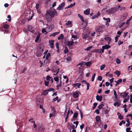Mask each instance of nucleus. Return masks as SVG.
Listing matches in <instances>:
<instances>
[{
  "instance_id": "obj_58",
  "label": "nucleus",
  "mask_w": 132,
  "mask_h": 132,
  "mask_svg": "<svg viewBox=\"0 0 132 132\" xmlns=\"http://www.w3.org/2000/svg\"><path fill=\"white\" fill-rule=\"evenodd\" d=\"M131 20V18H130L129 19H128L126 21V24H128L129 22Z\"/></svg>"
},
{
  "instance_id": "obj_20",
  "label": "nucleus",
  "mask_w": 132,
  "mask_h": 132,
  "mask_svg": "<svg viewBox=\"0 0 132 132\" xmlns=\"http://www.w3.org/2000/svg\"><path fill=\"white\" fill-rule=\"evenodd\" d=\"M85 62L83 61L81 62V63H79L77 65V67H78L79 65H80V67H81L82 66V65H85Z\"/></svg>"
},
{
  "instance_id": "obj_43",
  "label": "nucleus",
  "mask_w": 132,
  "mask_h": 132,
  "mask_svg": "<svg viewBox=\"0 0 132 132\" xmlns=\"http://www.w3.org/2000/svg\"><path fill=\"white\" fill-rule=\"evenodd\" d=\"M114 106H116L117 105L118 106H120V104L118 102H117L114 103Z\"/></svg>"
},
{
  "instance_id": "obj_54",
  "label": "nucleus",
  "mask_w": 132,
  "mask_h": 132,
  "mask_svg": "<svg viewBox=\"0 0 132 132\" xmlns=\"http://www.w3.org/2000/svg\"><path fill=\"white\" fill-rule=\"evenodd\" d=\"M71 22L68 21L66 23V24L67 25H69L71 24Z\"/></svg>"
},
{
  "instance_id": "obj_23",
  "label": "nucleus",
  "mask_w": 132,
  "mask_h": 132,
  "mask_svg": "<svg viewBox=\"0 0 132 132\" xmlns=\"http://www.w3.org/2000/svg\"><path fill=\"white\" fill-rule=\"evenodd\" d=\"M48 93V92L47 90H44L42 92V95L45 96Z\"/></svg>"
},
{
  "instance_id": "obj_24",
  "label": "nucleus",
  "mask_w": 132,
  "mask_h": 132,
  "mask_svg": "<svg viewBox=\"0 0 132 132\" xmlns=\"http://www.w3.org/2000/svg\"><path fill=\"white\" fill-rule=\"evenodd\" d=\"M125 94V92L121 93L120 94L122 98H124L126 97Z\"/></svg>"
},
{
  "instance_id": "obj_29",
  "label": "nucleus",
  "mask_w": 132,
  "mask_h": 132,
  "mask_svg": "<svg viewBox=\"0 0 132 132\" xmlns=\"http://www.w3.org/2000/svg\"><path fill=\"white\" fill-rule=\"evenodd\" d=\"M32 27L31 26L29 25L27 29L30 32H31V30L32 29Z\"/></svg>"
},
{
  "instance_id": "obj_11",
  "label": "nucleus",
  "mask_w": 132,
  "mask_h": 132,
  "mask_svg": "<svg viewBox=\"0 0 132 132\" xmlns=\"http://www.w3.org/2000/svg\"><path fill=\"white\" fill-rule=\"evenodd\" d=\"M96 98L97 100L101 102L102 100L103 97L102 95L99 96L97 95L96 96Z\"/></svg>"
},
{
  "instance_id": "obj_42",
  "label": "nucleus",
  "mask_w": 132,
  "mask_h": 132,
  "mask_svg": "<svg viewBox=\"0 0 132 132\" xmlns=\"http://www.w3.org/2000/svg\"><path fill=\"white\" fill-rule=\"evenodd\" d=\"M120 37V36L119 35H117L116 36V37H115V42H117L118 39V38L119 37Z\"/></svg>"
},
{
  "instance_id": "obj_36",
  "label": "nucleus",
  "mask_w": 132,
  "mask_h": 132,
  "mask_svg": "<svg viewBox=\"0 0 132 132\" xmlns=\"http://www.w3.org/2000/svg\"><path fill=\"white\" fill-rule=\"evenodd\" d=\"M105 67V64H103L100 67V70H103Z\"/></svg>"
},
{
  "instance_id": "obj_62",
  "label": "nucleus",
  "mask_w": 132,
  "mask_h": 132,
  "mask_svg": "<svg viewBox=\"0 0 132 132\" xmlns=\"http://www.w3.org/2000/svg\"><path fill=\"white\" fill-rule=\"evenodd\" d=\"M75 4V2L73 4H71L69 5L70 7H71L74 6Z\"/></svg>"
},
{
  "instance_id": "obj_33",
  "label": "nucleus",
  "mask_w": 132,
  "mask_h": 132,
  "mask_svg": "<svg viewBox=\"0 0 132 132\" xmlns=\"http://www.w3.org/2000/svg\"><path fill=\"white\" fill-rule=\"evenodd\" d=\"M70 127L71 128L73 129H75V128H75V125L73 124L72 123H71L70 124Z\"/></svg>"
},
{
  "instance_id": "obj_34",
  "label": "nucleus",
  "mask_w": 132,
  "mask_h": 132,
  "mask_svg": "<svg viewBox=\"0 0 132 132\" xmlns=\"http://www.w3.org/2000/svg\"><path fill=\"white\" fill-rule=\"evenodd\" d=\"M59 32H56L53 33L50 36H53V37H55L56 35L59 33Z\"/></svg>"
},
{
  "instance_id": "obj_7",
  "label": "nucleus",
  "mask_w": 132,
  "mask_h": 132,
  "mask_svg": "<svg viewBox=\"0 0 132 132\" xmlns=\"http://www.w3.org/2000/svg\"><path fill=\"white\" fill-rule=\"evenodd\" d=\"M54 40H50L49 41V43L50 44L49 45L50 46V47L52 48H53L54 47Z\"/></svg>"
},
{
  "instance_id": "obj_9",
  "label": "nucleus",
  "mask_w": 132,
  "mask_h": 132,
  "mask_svg": "<svg viewBox=\"0 0 132 132\" xmlns=\"http://www.w3.org/2000/svg\"><path fill=\"white\" fill-rule=\"evenodd\" d=\"M54 28V25L53 24H52L49 26L48 28H46V29H48L49 31H50L52 30Z\"/></svg>"
},
{
  "instance_id": "obj_45",
  "label": "nucleus",
  "mask_w": 132,
  "mask_h": 132,
  "mask_svg": "<svg viewBox=\"0 0 132 132\" xmlns=\"http://www.w3.org/2000/svg\"><path fill=\"white\" fill-rule=\"evenodd\" d=\"M104 105L103 104H101L100 105H99L98 106V108L99 109H101L103 108Z\"/></svg>"
},
{
  "instance_id": "obj_31",
  "label": "nucleus",
  "mask_w": 132,
  "mask_h": 132,
  "mask_svg": "<svg viewBox=\"0 0 132 132\" xmlns=\"http://www.w3.org/2000/svg\"><path fill=\"white\" fill-rule=\"evenodd\" d=\"M64 37L62 34H61L60 36H59L58 38V39L59 40L62 39Z\"/></svg>"
},
{
  "instance_id": "obj_25",
  "label": "nucleus",
  "mask_w": 132,
  "mask_h": 132,
  "mask_svg": "<svg viewBox=\"0 0 132 132\" xmlns=\"http://www.w3.org/2000/svg\"><path fill=\"white\" fill-rule=\"evenodd\" d=\"M114 73L117 75V76L118 77L121 74L120 72L118 71L117 70L114 72Z\"/></svg>"
},
{
  "instance_id": "obj_57",
  "label": "nucleus",
  "mask_w": 132,
  "mask_h": 132,
  "mask_svg": "<svg viewBox=\"0 0 132 132\" xmlns=\"http://www.w3.org/2000/svg\"><path fill=\"white\" fill-rule=\"evenodd\" d=\"M31 122H33L34 123V125H33L34 127V128H35L37 127V125H36V124H35L34 121L33 120H32V121H31Z\"/></svg>"
},
{
  "instance_id": "obj_15",
  "label": "nucleus",
  "mask_w": 132,
  "mask_h": 132,
  "mask_svg": "<svg viewBox=\"0 0 132 132\" xmlns=\"http://www.w3.org/2000/svg\"><path fill=\"white\" fill-rule=\"evenodd\" d=\"M122 81V79H120L118 80L117 81H114V82H116V83L115 84V86H116L119 84L120 82Z\"/></svg>"
},
{
  "instance_id": "obj_32",
  "label": "nucleus",
  "mask_w": 132,
  "mask_h": 132,
  "mask_svg": "<svg viewBox=\"0 0 132 132\" xmlns=\"http://www.w3.org/2000/svg\"><path fill=\"white\" fill-rule=\"evenodd\" d=\"M78 114L77 112L74 113L73 118H77L78 116Z\"/></svg>"
},
{
  "instance_id": "obj_35",
  "label": "nucleus",
  "mask_w": 132,
  "mask_h": 132,
  "mask_svg": "<svg viewBox=\"0 0 132 132\" xmlns=\"http://www.w3.org/2000/svg\"><path fill=\"white\" fill-rule=\"evenodd\" d=\"M68 50L67 47H65V49L64 50V52L65 54H66L68 52Z\"/></svg>"
},
{
  "instance_id": "obj_22",
  "label": "nucleus",
  "mask_w": 132,
  "mask_h": 132,
  "mask_svg": "<svg viewBox=\"0 0 132 132\" xmlns=\"http://www.w3.org/2000/svg\"><path fill=\"white\" fill-rule=\"evenodd\" d=\"M127 97L125 98V99L123 100V102L124 103H125L127 102L129 100V95L126 96Z\"/></svg>"
},
{
  "instance_id": "obj_12",
  "label": "nucleus",
  "mask_w": 132,
  "mask_h": 132,
  "mask_svg": "<svg viewBox=\"0 0 132 132\" xmlns=\"http://www.w3.org/2000/svg\"><path fill=\"white\" fill-rule=\"evenodd\" d=\"M74 43V42L72 41H69L67 43V45L69 47L72 46L73 44Z\"/></svg>"
},
{
  "instance_id": "obj_10",
  "label": "nucleus",
  "mask_w": 132,
  "mask_h": 132,
  "mask_svg": "<svg viewBox=\"0 0 132 132\" xmlns=\"http://www.w3.org/2000/svg\"><path fill=\"white\" fill-rule=\"evenodd\" d=\"M89 36V34L87 33H85L82 34V38L84 39L87 38Z\"/></svg>"
},
{
  "instance_id": "obj_1",
  "label": "nucleus",
  "mask_w": 132,
  "mask_h": 132,
  "mask_svg": "<svg viewBox=\"0 0 132 132\" xmlns=\"http://www.w3.org/2000/svg\"><path fill=\"white\" fill-rule=\"evenodd\" d=\"M57 13L56 11L53 9L52 10H47L45 15V18L47 22H51L52 20V18L55 16L57 15Z\"/></svg>"
},
{
  "instance_id": "obj_53",
  "label": "nucleus",
  "mask_w": 132,
  "mask_h": 132,
  "mask_svg": "<svg viewBox=\"0 0 132 132\" xmlns=\"http://www.w3.org/2000/svg\"><path fill=\"white\" fill-rule=\"evenodd\" d=\"M54 80L56 81H59V78L57 76L55 77L54 78Z\"/></svg>"
},
{
  "instance_id": "obj_60",
  "label": "nucleus",
  "mask_w": 132,
  "mask_h": 132,
  "mask_svg": "<svg viewBox=\"0 0 132 132\" xmlns=\"http://www.w3.org/2000/svg\"><path fill=\"white\" fill-rule=\"evenodd\" d=\"M48 91L51 92L53 91L54 90V89L53 88H50L48 89H47Z\"/></svg>"
},
{
  "instance_id": "obj_28",
  "label": "nucleus",
  "mask_w": 132,
  "mask_h": 132,
  "mask_svg": "<svg viewBox=\"0 0 132 132\" xmlns=\"http://www.w3.org/2000/svg\"><path fill=\"white\" fill-rule=\"evenodd\" d=\"M42 54V52L41 51H38L37 52V56L38 57L40 56Z\"/></svg>"
},
{
  "instance_id": "obj_47",
  "label": "nucleus",
  "mask_w": 132,
  "mask_h": 132,
  "mask_svg": "<svg viewBox=\"0 0 132 132\" xmlns=\"http://www.w3.org/2000/svg\"><path fill=\"white\" fill-rule=\"evenodd\" d=\"M27 69V68L25 67L24 69L20 72V73H23Z\"/></svg>"
},
{
  "instance_id": "obj_44",
  "label": "nucleus",
  "mask_w": 132,
  "mask_h": 132,
  "mask_svg": "<svg viewBox=\"0 0 132 132\" xmlns=\"http://www.w3.org/2000/svg\"><path fill=\"white\" fill-rule=\"evenodd\" d=\"M98 104L96 102L94 103L93 104V109H95L97 106Z\"/></svg>"
},
{
  "instance_id": "obj_46",
  "label": "nucleus",
  "mask_w": 132,
  "mask_h": 132,
  "mask_svg": "<svg viewBox=\"0 0 132 132\" xmlns=\"http://www.w3.org/2000/svg\"><path fill=\"white\" fill-rule=\"evenodd\" d=\"M125 121H124L123 120H122L119 123V124L120 126H121L122 125V123L125 124Z\"/></svg>"
},
{
  "instance_id": "obj_17",
  "label": "nucleus",
  "mask_w": 132,
  "mask_h": 132,
  "mask_svg": "<svg viewBox=\"0 0 132 132\" xmlns=\"http://www.w3.org/2000/svg\"><path fill=\"white\" fill-rule=\"evenodd\" d=\"M104 39L107 42H110L111 40V38L109 37H106Z\"/></svg>"
},
{
  "instance_id": "obj_51",
  "label": "nucleus",
  "mask_w": 132,
  "mask_h": 132,
  "mask_svg": "<svg viewBox=\"0 0 132 132\" xmlns=\"http://www.w3.org/2000/svg\"><path fill=\"white\" fill-rule=\"evenodd\" d=\"M116 62L117 64H119L120 63V61L118 58H117L116 59Z\"/></svg>"
},
{
  "instance_id": "obj_30",
  "label": "nucleus",
  "mask_w": 132,
  "mask_h": 132,
  "mask_svg": "<svg viewBox=\"0 0 132 132\" xmlns=\"http://www.w3.org/2000/svg\"><path fill=\"white\" fill-rule=\"evenodd\" d=\"M91 62L89 61L86 63L85 62V65H86L87 66L89 67L91 65Z\"/></svg>"
},
{
  "instance_id": "obj_2",
  "label": "nucleus",
  "mask_w": 132,
  "mask_h": 132,
  "mask_svg": "<svg viewBox=\"0 0 132 132\" xmlns=\"http://www.w3.org/2000/svg\"><path fill=\"white\" fill-rule=\"evenodd\" d=\"M118 10V8L117 7H112L106 11V12L108 14H113L115 13Z\"/></svg>"
},
{
  "instance_id": "obj_55",
  "label": "nucleus",
  "mask_w": 132,
  "mask_h": 132,
  "mask_svg": "<svg viewBox=\"0 0 132 132\" xmlns=\"http://www.w3.org/2000/svg\"><path fill=\"white\" fill-rule=\"evenodd\" d=\"M102 79V77L101 76H99L98 77V80L101 81Z\"/></svg>"
},
{
  "instance_id": "obj_59",
  "label": "nucleus",
  "mask_w": 132,
  "mask_h": 132,
  "mask_svg": "<svg viewBox=\"0 0 132 132\" xmlns=\"http://www.w3.org/2000/svg\"><path fill=\"white\" fill-rule=\"evenodd\" d=\"M72 38H73L75 39H77V37L76 35H73L72 36Z\"/></svg>"
},
{
  "instance_id": "obj_27",
  "label": "nucleus",
  "mask_w": 132,
  "mask_h": 132,
  "mask_svg": "<svg viewBox=\"0 0 132 132\" xmlns=\"http://www.w3.org/2000/svg\"><path fill=\"white\" fill-rule=\"evenodd\" d=\"M102 49H97L96 50V52L98 53H101V54H102L104 52L102 51Z\"/></svg>"
},
{
  "instance_id": "obj_48",
  "label": "nucleus",
  "mask_w": 132,
  "mask_h": 132,
  "mask_svg": "<svg viewBox=\"0 0 132 132\" xmlns=\"http://www.w3.org/2000/svg\"><path fill=\"white\" fill-rule=\"evenodd\" d=\"M7 18L9 19L8 20V21L9 22H10L11 21V17L10 15H9L7 16Z\"/></svg>"
},
{
  "instance_id": "obj_6",
  "label": "nucleus",
  "mask_w": 132,
  "mask_h": 132,
  "mask_svg": "<svg viewBox=\"0 0 132 132\" xmlns=\"http://www.w3.org/2000/svg\"><path fill=\"white\" fill-rule=\"evenodd\" d=\"M127 15V13H123L122 14L121 16V19L122 20H124L126 18Z\"/></svg>"
},
{
  "instance_id": "obj_13",
  "label": "nucleus",
  "mask_w": 132,
  "mask_h": 132,
  "mask_svg": "<svg viewBox=\"0 0 132 132\" xmlns=\"http://www.w3.org/2000/svg\"><path fill=\"white\" fill-rule=\"evenodd\" d=\"M44 128L42 127L41 126H39L38 127V132H44Z\"/></svg>"
},
{
  "instance_id": "obj_4",
  "label": "nucleus",
  "mask_w": 132,
  "mask_h": 132,
  "mask_svg": "<svg viewBox=\"0 0 132 132\" xmlns=\"http://www.w3.org/2000/svg\"><path fill=\"white\" fill-rule=\"evenodd\" d=\"M65 5V3L64 2L62 3L57 8V9L58 10H63L64 7Z\"/></svg>"
},
{
  "instance_id": "obj_5",
  "label": "nucleus",
  "mask_w": 132,
  "mask_h": 132,
  "mask_svg": "<svg viewBox=\"0 0 132 132\" xmlns=\"http://www.w3.org/2000/svg\"><path fill=\"white\" fill-rule=\"evenodd\" d=\"M111 47V46L107 44H105L104 46H102V51L104 52V50L105 49H107L110 48Z\"/></svg>"
},
{
  "instance_id": "obj_64",
  "label": "nucleus",
  "mask_w": 132,
  "mask_h": 132,
  "mask_svg": "<svg viewBox=\"0 0 132 132\" xmlns=\"http://www.w3.org/2000/svg\"><path fill=\"white\" fill-rule=\"evenodd\" d=\"M94 112H96L97 114H98L100 113V111L98 109H97L95 110V111Z\"/></svg>"
},
{
  "instance_id": "obj_38",
  "label": "nucleus",
  "mask_w": 132,
  "mask_h": 132,
  "mask_svg": "<svg viewBox=\"0 0 132 132\" xmlns=\"http://www.w3.org/2000/svg\"><path fill=\"white\" fill-rule=\"evenodd\" d=\"M103 19L104 20H106V22H110V19L109 18H105L104 17L103 18Z\"/></svg>"
},
{
  "instance_id": "obj_21",
  "label": "nucleus",
  "mask_w": 132,
  "mask_h": 132,
  "mask_svg": "<svg viewBox=\"0 0 132 132\" xmlns=\"http://www.w3.org/2000/svg\"><path fill=\"white\" fill-rule=\"evenodd\" d=\"M78 15L79 16V17L80 18V19L81 20V21L82 22H84V20L83 18V17L82 16L80 15V14H78Z\"/></svg>"
},
{
  "instance_id": "obj_49",
  "label": "nucleus",
  "mask_w": 132,
  "mask_h": 132,
  "mask_svg": "<svg viewBox=\"0 0 132 132\" xmlns=\"http://www.w3.org/2000/svg\"><path fill=\"white\" fill-rule=\"evenodd\" d=\"M40 4L39 3H37L36 5V8L38 10L39 8Z\"/></svg>"
},
{
  "instance_id": "obj_8",
  "label": "nucleus",
  "mask_w": 132,
  "mask_h": 132,
  "mask_svg": "<svg viewBox=\"0 0 132 132\" xmlns=\"http://www.w3.org/2000/svg\"><path fill=\"white\" fill-rule=\"evenodd\" d=\"M77 90L76 92H75L73 94V97L75 98H77L79 96V94L80 93V92L78 91L77 92Z\"/></svg>"
},
{
  "instance_id": "obj_14",
  "label": "nucleus",
  "mask_w": 132,
  "mask_h": 132,
  "mask_svg": "<svg viewBox=\"0 0 132 132\" xmlns=\"http://www.w3.org/2000/svg\"><path fill=\"white\" fill-rule=\"evenodd\" d=\"M43 99H42L41 98L38 99L37 100V102L39 103V104H41L43 103Z\"/></svg>"
},
{
  "instance_id": "obj_56",
  "label": "nucleus",
  "mask_w": 132,
  "mask_h": 132,
  "mask_svg": "<svg viewBox=\"0 0 132 132\" xmlns=\"http://www.w3.org/2000/svg\"><path fill=\"white\" fill-rule=\"evenodd\" d=\"M50 55H51L50 53H48L47 54V55L46 56V59H48L49 57L50 56Z\"/></svg>"
},
{
  "instance_id": "obj_50",
  "label": "nucleus",
  "mask_w": 132,
  "mask_h": 132,
  "mask_svg": "<svg viewBox=\"0 0 132 132\" xmlns=\"http://www.w3.org/2000/svg\"><path fill=\"white\" fill-rule=\"evenodd\" d=\"M125 22H124L121 23L120 25H119V28H121L125 24Z\"/></svg>"
},
{
  "instance_id": "obj_16",
  "label": "nucleus",
  "mask_w": 132,
  "mask_h": 132,
  "mask_svg": "<svg viewBox=\"0 0 132 132\" xmlns=\"http://www.w3.org/2000/svg\"><path fill=\"white\" fill-rule=\"evenodd\" d=\"M84 14L86 15H89L90 14L89 9H87L84 11Z\"/></svg>"
},
{
  "instance_id": "obj_61",
  "label": "nucleus",
  "mask_w": 132,
  "mask_h": 132,
  "mask_svg": "<svg viewBox=\"0 0 132 132\" xmlns=\"http://www.w3.org/2000/svg\"><path fill=\"white\" fill-rule=\"evenodd\" d=\"M118 43V45H120L122 44L123 43V42L122 41H121L120 40H119Z\"/></svg>"
},
{
  "instance_id": "obj_39",
  "label": "nucleus",
  "mask_w": 132,
  "mask_h": 132,
  "mask_svg": "<svg viewBox=\"0 0 132 132\" xmlns=\"http://www.w3.org/2000/svg\"><path fill=\"white\" fill-rule=\"evenodd\" d=\"M60 69L59 68H55V69H53V72H57V71H59H59Z\"/></svg>"
},
{
  "instance_id": "obj_40",
  "label": "nucleus",
  "mask_w": 132,
  "mask_h": 132,
  "mask_svg": "<svg viewBox=\"0 0 132 132\" xmlns=\"http://www.w3.org/2000/svg\"><path fill=\"white\" fill-rule=\"evenodd\" d=\"M95 75L96 74L95 73L93 74L92 75L91 79V81H94Z\"/></svg>"
},
{
  "instance_id": "obj_52",
  "label": "nucleus",
  "mask_w": 132,
  "mask_h": 132,
  "mask_svg": "<svg viewBox=\"0 0 132 132\" xmlns=\"http://www.w3.org/2000/svg\"><path fill=\"white\" fill-rule=\"evenodd\" d=\"M58 97L57 96H56L55 98L53 99L52 101L53 102L56 101V100H58Z\"/></svg>"
},
{
  "instance_id": "obj_3",
  "label": "nucleus",
  "mask_w": 132,
  "mask_h": 132,
  "mask_svg": "<svg viewBox=\"0 0 132 132\" xmlns=\"http://www.w3.org/2000/svg\"><path fill=\"white\" fill-rule=\"evenodd\" d=\"M104 30V27L103 26H98L95 29V31L98 32H102Z\"/></svg>"
},
{
  "instance_id": "obj_18",
  "label": "nucleus",
  "mask_w": 132,
  "mask_h": 132,
  "mask_svg": "<svg viewBox=\"0 0 132 132\" xmlns=\"http://www.w3.org/2000/svg\"><path fill=\"white\" fill-rule=\"evenodd\" d=\"M40 34L39 33H38V34L37 35V36L36 37V38L35 40V42H38L40 38Z\"/></svg>"
},
{
  "instance_id": "obj_19",
  "label": "nucleus",
  "mask_w": 132,
  "mask_h": 132,
  "mask_svg": "<svg viewBox=\"0 0 132 132\" xmlns=\"http://www.w3.org/2000/svg\"><path fill=\"white\" fill-rule=\"evenodd\" d=\"M117 115L118 116V118L122 120L123 119V116L121 115V114L119 113L118 112L117 113Z\"/></svg>"
},
{
  "instance_id": "obj_37",
  "label": "nucleus",
  "mask_w": 132,
  "mask_h": 132,
  "mask_svg": "<svg viewBox=\"0 0 132 132\" xmlns=\"http://www.w3.org/2000/svg\"><path fill=\"white\" fill-rule=\"evenodd\" d=\"M3 27L5 29H8L9 27V25L7 24H5L3 25Z\"/></svg>"
},
{
  "instance_id": "obj_26",
  "label": "nucleus",
  "mask_w": 132,
  "mask_h": 132,
  "mask_svg": "<svg viewBox=\"0 0 132 132\" xmlns=\"http://www.w3.org/2000/svg\"><path fill=\"white\" fill-rule=\"evenodd\" d=\"M96 120L97 122L101 121V118L99 116H97L96 117H95Z\"/></svg>"
},
{
  "instance_id": "obj_41",
  "label": "nucleus",
  "mask_w": 132,
  "mask_h": 132,
  "mask_svg": "<svg viewBox=\"0 0 132 132\" xmlns=\"http://www.w3.org/2000/svg\"><path fill=\"white\" fill-rule=\"evenodd\" d=\"M50 61V60L48 59H45L44 61V62L45 63H49Z\"/></svg>"
},
{
  "instance_id": "obj_63",
  "label": "nucleus",
  "mask_w": 132,
  "mask_h": 132,
  "mask_svg": "<svg viewBox=\"0 0 132 132\" xmlns=\"http://www.w3.org/2000/svg\"><path fill=\"white\" fill-rule=\"evenodd\" d=\"M131 130V128L130 127H128L126 128V132H128L130 130Z\"/></svg>"
}]
</instances>
